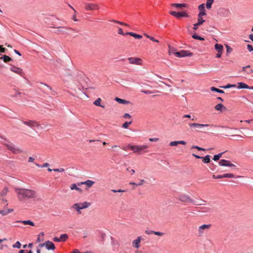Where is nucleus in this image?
Here are the masks:
<instances>
[{"label":"nucleus","mask_w":253,"mask_h":253,"mask_svg":"<svg viewBox=\"0 0 253 253\" xmlns=\"http://www.w3.org/2000/svg\"><path fill=\"white\" fill-rule=\"evenodd\" d=\"M14 191L18 201L21 202L28 200L35 201L37 197V192L32 189L16 187Z\"/></svg>","instance_id":"1"},{"label":"nucleus","mask_w":253,"mask_h":253,"mask_svg":"<svg viewBox=\"0 0 253 253\" xmlns=\"http://www.w3.org/2000/svg\"><path fill=\"white\" fill-rule=\"evenodd\" d=\"M45 246V248L48 250H54L55 249V246L54 244L49 241H46L45 243H41L39 244L37 247V253H41L42 249Z\"/></svg>","instance_id":"2"},{"label":"nucleus","mask_w":253,"mask_h":253,"mask_svg":"<svg viewBox=\"0 0 253 253\" xmlns=\"http://www.w3.org/2000/svg\"><path fill=\"white\" fill-rule=\"evenodd\" d=\"M90 203L87 202L74 204L73 208L76 210L79 214L81 213V210L87 208L90 206Z\"/></svg>","instance_id":"3"},{"label":"nucleus","mask_w":253,"mask_h":253,"mask_svg":"<svg viewBox=\"0 0 253 253\" xmlns=\"http://www.w3.org/2000/svg\"><path fill=\"white\" fill-rule=\"evenodd\" d=\"M74 83V79L73 73L71 71H68L64 75V84L66 86H69Z\"/></svg>","instance_id":"4"},{"label":"nucleus","mask_w":253,"mask_h":253,"mask_svg":"<svg viewBox=\"0 0 253 253\" xmlns=\"http://www.w3.org/2000/svg\"><path fill=\"white\" fill-rule=\"evenodd\" d=\"M129 148L133 153L140 154L141 152L148 148L147 145H132L129 146Z\"/></svg>","instance_id":"5"},{"label":"nucleus","mask_w":253,"mask_h":253,"mask_svg":"<svg viewBox=\"0 0 253 253\" xmlns=\"http://www.w3.org/2000/svg\"><path fill=\"white\" fill-rule=\"evenodd\" d=\"M173 54L178 57H183L186 56H192L193 54L189 50H181L179 51L174 52Z\"/></svg>","instance_id":"6"},{"label":"nucleus","mask_w":253,"mask_h":253,"mask_svg":"<svg viewBox=\"0 0 253 253\" xmlns=\"http://www.w3.org/2000/svg\"><path fill=\"white\" fill-rule=\"evenodd\" d=\"M22 122L23 124L28 126L31 128L38 127L40 126L38 122L33 120H28L26 121H22Z\"/></svg>","instance_id":"7"},{"label":"nucleus","mask_w":253,"mask_h":253,"mask_svg":"<svg viewBox=\"0 0 253 253\" xmlns=\"http://www.w3.org/2000/svg\"><path fill=\"white\" fill-rule=\"evenodd\" d=\"M217 13L221 16L226 17L230 14V11L228 8L221 7L219 8Z\"/></svg>","instance_id":"8"},{"label":"nucleus","mask_w":253,"mask_h":253,"mask_svg":"<svg viewBox=\"0 0 253 253\" xmlns=\"http://www.w3.org/2000/svg\"><path fill=\"white\" fill-rule=\"evenodd\" d=\"M84 8L86 10H95L99 8V6L96 3H86Z\"/></svg>","instance_id":"9"},{"label":"nucleus","mask_w":253,"mask_h":253,"mask_svg":"<svg viewBox=\"0 0 253 253\" xmlns=\"http://www.w3.org/2000/svg\"><path fill=\"white\" fill-rule=\"evenodd\" d=\"M178 199L182 202L185 203H193V200L189 196L181 194L178 197Z\"/></svg>","instance_id":"10"},{"label":"nucleus","mask_w":253,"mask_h":253,"mask_svg":"<svg viewBox=\"0 0 253 253\" xmlns=\"http://www.w3.org/2000/svg\"><path fill=\"white\" fill-rule=\"evenodd\" d=\"M5 145L9 150L11 151L13 153L17 154L22 152L20 149L15 148L12 144H6Z\"/></svg>","instance_id":"11"},{"label":"nucleus","mask_w":253,"mask_h":253,"mask_svg":"<svg viewBox=\"0 0 253 253\" xmlns=\"http://www.w3.org/2000/svg\"><path fill=\"white\" fill-rule=\"evenodd\" d=\"M198 9L199 10V13L198 14V16H205L207 15L206 10L205 9V4L204 3H202L198 6Z\"/></svg>","instance_id":"12"},{"label":"nucleus","mask_w":253,"mask_h":253,"mask_svg":"<svg viewBox=\"0 0 253 253\" xmlns=\"http://www.w3.org/2000/svg\"><path fill=\"white\" fill-rule=\"evenodd\" d=\"M129 63L132 64L141 65L142 64V60L139 58L130 57L128 58Z\"/></svg>","instance_id":"13"},{"label":"nucleus","mask_w":253,"mask_h":253,"mask_svg":"<svg viewBox=\"0 0 253 253\" xmlns=\"http://www.w3.org/2000/svg\"><path fill=\"white\" fill-rule=\"evenodd\" d=\"M10 70L11 71L17 74H19L22 77H23L24 75V73H23L22 69L15 67V66H11Z\"/></svg>","instance_id":"14"},{"label":"nucleus","mask_w":253,"mask_h":253,"mask_svg":"<svg viewBox=\"0 0 253 253\" xmlns=\"http://www.w3.org/2000/svg\"><path fill=\"white\" fill-rule=\"evenodd\" d=\"M192 155L197 159H202L203 162L205 164H208L211 162V156L210 155H207L205 157H201L195 154H193Z\"/></svg>","instance_id":"15"},{"label":"nucleus","mask_w":253,"mask_h":253,"mask_svg":"<svg viewBox=\"0 0 253 253\" xmlns=\"http://www.w3.org/2000/svg\"><path fill=\"white\" fill-rule=\"evenodd\" d=\"M94 183L95 182L91 180H87L85 181L78 183V185L81 186L82 185H85L87 188H91Z\"/></svg>","instance_id":"16"},{"label":"nucleus","mask_w":253,"mask_h":253,"mask_svg":"<svg viewBox=\"0 0 253 253\" xmlns=\"http://www.w3.org/2000/svg\"><path fill=\"white\" fill-rule=\"evenodd\" d=\"M218 164L220 166H227L230 167H235V166L234 164L231 163L229 161L224 159L221 160L219 162Z\"/></svg>","instance_id":"17"},{"label":"nucleus","mask_w":253,"mask_h":253,"mask_svg":"<svg viewBox=\"0 0 253 253\" xmlns=\"http://www.w3.org/2000/svg\"><path fill=\"white\" fill-rule=\"evenodd\" d=\"M189 126L190 127H195L197 128H201L203 127H206L210 126V125L209 124H198V123H189Z\"/></svg>","instance_id":"18"},{"label":"nucleus","mask_w":253,"mask_h":253,"mask_svg":"<svg viewBox=\"0 0 253 253\" xmlns=\"http://www.w3.org/2000/svg\"><path fill=\"white\" fill-rule=\"evenodd\" d=\"M141 239V237L138 236L135 240H134L132 242V247L136 249H138L140 247Z\"/></svg>","instance_id":"19"},{"label":"nucleus","mask_w":253,"mask_h":253,"mask_svg":"<svg viewBox=\"0 0 253 253\" xmlns=\"http://www.w3.org/2000/svg\"><path fill=\"white\" fill-rule=\"evenodd\" d=\"M211 227L210 224H203L199 227V234H202L203 233L204 230L206 229H209Z\"/></svg>","instance_id":"20"},{"label":"nucleus","mask_w":253,"mask_h":253,"mask_svg":"<svg viewBox=\"0 0 253 253\" xmlns=\"http://www.w3.org/2000/svg\"><path fill=\"white\" fill-rule=\"evenodd\" d=\"M186 144V142L185 141L180 140V141H171L169 143V146H176L178 144L185 145Z\"/></svg>","instance_id":"21"},{"label":"nucleus","mask_w":253,"mask_h":253,"mask_svg":"<svg viewBox=\"0 0 253 253\" xmlns=\"http://www.w3.org/2000/svg\"><path fill=\"white\" fill-rule=\"evenodd\" d=\"M16 222H21L23 223L24 225H29L31 226H35L34 223L29 220H23V221H17Z\"/></svg>","instance_id":"22"},{"label":"nucleus","mask_w":253,"mask_h":253,"mask_svg":"<svg viewBox=\"0 0 253 253\" xmlns=\"http://www.w3.org/2000/svg\"><path fill=\"white\" fill-rule=\"evenodd\" d=\"M172 6L175 7L176 8H182L183 7H186L187 4L185 3H172L171 4Z\"/></svg>","instance_id":"23"},{"label":"nucleus","mask_w":253,"mask_h":253,"mask_svg":"<svg viewBox=\"0 0 253 253\" xmlns=\"http://www.w3.org/2000/svg\"><path fill=\"white\" fill-rule=\"evenodd\" d=\"M243 71L246 72L248 74L253 73V70L250 69V66L248 65L243 68Z\"/></svg>","instance_id":"24"},{"label":"nucleus","mask_w":253,"mask_h":253,"mask_svg":"<svg viewBox=\"0 0 253 253\" xmlns=\"http://www.w3.org/2000/svg\"><path fill=\"white\" fill-rule=\"evenodd\" d=\"M126 34L128 35H130L137 39H141L142 38L141 35H138L132 32H127Z\"/></svg>","instance_id":"25"},{"label":"nucleus","mask_w":253,"mask_h":253,"mask_svg":"<svg viewBox=\"0 0 253 253\" xmlns=\"http://www.w3.org/2000/svg\"><path fill=\"white\" fill-rule=\"evenodd\" d=\"M215 109L217 111H222L223 110H226V107L222 104L219 103L215 106Z\"/></svg>","instance_id":"26"},{"label":"nucleus","mask_w":253,"mask_h":253,"mask_svg":"<svg viewBox=\"0 0 253 253\" xmlns=\"http://www.w3.org/2000/svg\"><path fill=\"white\" fill-rule=\"evenodd\" d=\"M101 101V99L100 98H98L93 102V104L96 106H100L103 108H104L105 106L101 105V104H100Z\"/></svg>","instance_id":"27"},{"label":"nucleus","mask_w":253,"mask_h":253,"mask_svg":"<svg viewBox=\"0 0 253 253\" xmlns=\"http://www.w3.org/2000/svg\"><path fill=\"white\" fill-rule=\"evenodd\" d=\"M0 59H2L5 63H7L8 62L12 61V59L11 58L5 55H4L2 56H1L0 57Z\"/></svg>","instance_id":"28"},{"label":"nucleus","mask_w":253,"mask_h":253,"mask_svg":"<svg viewBox=\"0 0 253 253\" xmlns=\"http://www.w3.org/2000/svg\"><path fill=\"white\" fill-rule=\"evenodd\" d=\"M78 184L77 185L76 184H71V189L72 190H76L77 191H78V192H79L80 193H82V190L79 187H78Z\"/></svg>","instance_id":"29"},{"label":"nucleus","mask_w":253,"mask_h":253,"mask_svg":"<svg viewBox=\"0 0 253 253\" xmlns=\"http://www.w3.org/2000/svg\"><path fill=\"white\" fill-rule=\"evenodd\" d=\"M215 49L218 52H222L223 47L221 44L216 43L215 45Z\"/></svg>","instance_id":"30"},{"label":"nucleus","mask_w":253,"mask_h":253,"mask_svg":"<svg viewBox=\"0 0 253 253\" xmlns=\"http://www.w3.org/2000/svg\"><path fill=\"white\" fill-rule=\"evenodd\" d=\"M238 88H249V86L244 83H238Z\"/></svg>","instance_id":"31"},{"label":"nucleus","mask_w":253,"mask_h":253,"mask_svg":"<svg viewBox=\"0 0 253 253\" xmlns=\"http://www.w3.org/2000/svg\"><path fill=\"white\" fill-rule=\"evenodd\" d=\"M8 192L7 187H4L0 192V196L3 197L5 196Z\"/></svg>","instance_id":"32"},{"label":"nucleus","mask_w":253,"mask_h":253,"mask_svg":"<svg viewBox=\"0 0 253 253\" xmlns=\"http://www.w3.org/2000/svg\"><path fill=\"white\" fill-rule=\"evenodd\" d=\"M214 0H207L206 7L207 9H211V7L212 4Z\"/></svg>","instance_id":"33"},{"label":"nucleus","mask_w":253,"mask_h":253,"mask_svg":"<svg viewBox=\"0 0 253 253\" xmlns=\"http://www.w3.org/2000/svg\"><path fill=\"white\" fill-rule=\"evenodd\" d=\"M169 14L172 15V16L176 17V18H180L181 17V13L180 12H176L175 11H169Z\"/></svg>","instance_id":"34"},{"label":"nucleus","mask_w":253,"mask_h":253,"mask_svg":"<svg viewBox=\"0 0 253 253\" xmlns=\"http://www.w3.org/2000/svg\"><path fill=\"white\" fill-rule=\"evenodd\" d=\"M115 100L117 101L119 103L124 104L128 103V101H126V100L122 99L118 97H116L115 98Z\"/></svg>","instance_id":"35"},{"label":"nucleus","mask_w":253,"mask_h":253,"mask_svg":"<svg viewBox=\"0 0 253 253\" xmlns=\"http://www.w3.org/2000/svg\"><path fill=\"white\" fill-rule=\"evenodd\" d=\"M205 20L203 19V17L202 16H198V25L199 26L202 25L204 22Z\"/></svg>","instance_id":"36"},{"label":"nucleus","mask_w":253,"mask_h":253,"mask_svg":"<svg viewBox=\"0 0 253 253\" xmlns=\"http://www.w3.org/2000/svg\"><path fill=\"white\" fill-rule=\"evenodd\" d=\"M211 90L213 91H216L219 93H223L224 92L223 90L217 88L214 86H212L211 88Z\"/></svg>","instance_id":"37"},{"label":"nucleus","mask_w":253,"mask_h":253,"mask_svg":"<svg viewBox=\"0 0 253 253\" xmlns=\"http://www.w3.org/2000/svg\"><path fill=\"white\" fill-rule=\"evenodd\" d=\"M223 154V153H220L219 154H218L217 155H215L214 156H213V160L215 161H217V160H218L220 157H221L222 154Z\"/></svg>","instance_id":"38"},{"label":"nucleus","mask_w":253,"mask_h":253,"mask_svg":"<svg viewBox=\"0 0 253 253\" xmlns=\"http://www.w3.org/2000/svg\"><path fill=\"white\" fill-rule=\"evenodd\" d=\"M223 178H233L234 177L233 174L232 173H226L222 174Z\"/></svg>","instance_id":"39"},{"label":"nucleus","mask_w":253,"mask_h":253,"mask_svg":"<svg viewBox=\"0 0 253 253\" xmlns=\"http://www.w3.org/2000/svg\"><path fill=\"white\" fill-rule=\"evenodd\" d=\"M21 246V243L19 241H17L16 243L12 245L13 248H20Z\"/></svg>","instance_id":"40"},{"label":"nucleus","mask_w":253,"mask_h":253,"mask_svg":"<svg viewBox=\"0 0 253 253\" xmlns=\"http://www.w3.org/2000/svg\"><path fill=\"white\" fill-rule=\"evenodd\" d=\"M132 123V121H130L129 122H125L124 124H123L122 126L124 127V128H127L129 126V125H130V124H131Z\"/></svg>","instance_id":"41"},{"label":"nucleus","mask_w":253,"mask_h":253,"mask_svg":"<svg viewBox=\"0 0 253 253\" xmlns=\"http://www.w3.org/2000/svg\"><path fill=\"white\" fill-rule=\"evenodd\" d=\"M191 149H196L199 151H205L206 150L204 148H201L198 146H194V145H193L191 147Z\"/></svg>","instance_id":"42"},{"label":"nucleus","mask_w":253,"mask_h":253,"mask_svg":"<svg viewBox=\"0 0 253 253\" xmlns=\"http://www.w3.org/2000/svg\"><path fill=\"white\" fill-rule=\"evenodd\" d=\"M192 38L195 39H197V40H200V41H204V39L202 37H201L198 35H194L192 36Z\"/></svg>","instance_id":"43"},{"label":"nucleus","mask_w":253,"mask_h":253,"mask_svg":"<svg viewBox=\"0 0 253 253\" xmlns=\"http://www.w3.org/2000/svg\"><path fill=\"white\" fill-rule=\"evenodd\" d=\"M154 234L159 236H163L165 235V233L159 231H154Z\"/></svg>","instance_id":"44"},{"label":"nucleus","mask_w":253,"mask_h":253,"mask_svg":"<svg viewBox=\"0 0 253 253\" xmlns=\"http://www.w3.org/2000/svg\"><path fill=\"white\" fill-rule=\"evenodd\" d=\"M141 92H143L144 93H145V94H152V93H153V92L152 91L149 90H142L141 91Z\"/></svg>","instance_id":"45"},{"label":"nucleus","mask_w":253,"mask_h":253,"mask_svg":"<svg viewBox=\"0 0 253 253\" xmlns=\"http://www.w3.org/2000/svg\"><path fill=\"white\" fill-rule=\"evenodd\" d=\"M118 34H120V35H127L126 33L125 34L124 33L123 30V29L121 28H119V29H118Z\"/></svg>","instance_id":"46"},{"label":"nucleus","mask_w":253,"mask_h":253,"mask_svg":"<svg viewBox=\"0 0 253 253\" xmlns=\"http://www.w3.org/2000/svg\"><path fill=\"white\" fill-rule=\"evenodd\" d=\"M63 239V234H61L60 235V238H58L57 237H55V238H54V240L55 241H60L61 240H62Z\"/></svg>","instance_id":"47"},{"label":"nucleus","mask_w":253,"mask_h":253,"mask_svg":"<svg viewBox=\"0 0 253 253\" xmlns=\"http://www.w3.org/2000/svg\"><path fill=\"white\" fill-rule=\"evenodd\" d=\"M180 13H181V17H189V15H188L187 12H186L185 11L181 12H180Z\"/></svg>","instance_id":"48"},{"label":"nucleus","mask_w":253,"mask_h":253,"mask_svg":"<svg viewBox=\"0 0 253 253\" xmlns=\"http://www.w3.org/2000/svg\"><path fill=\"white\" fill-rule=\"evenodd\" d=\"M0 214H2V215H5L8 214V212L6 211L0 210Z\"/></svg>","instance_id":"49"},{"label":"nucleus","mask_w":253,"mask_h":253,"mask_svg":"<svg viewBox=\"0 0 253 253\" xmlns=\"http://www.w3.org/2000/svg\"><path fill=\"white\" fill-rule=\"evenodd\" d=\"M235 86H236V84H228L227 85L224 86L223 87L225 88H230V87H235Z\"/></svg>","instance_id":"50"},{"label":"nucleus","mask_w":253,"mask_h":253,"mask_svg":"<svg viewBox=\"0 0 253 253\" xmlns=\"http://www.w3.org/2000/svg\"><path fill=\"white\" fill-rule=\"evenodd\" d=\"M212 177L215 179H219L223 178L222 175H213Z\"/></svg>","instance_id":"51"},{"label":"nucleus","mask_w":253,"mask_h":253,"mask_svg":"<svg viewBox=\"0 0 253 253\" xmlns=\"http://www.w3.org/2000/svg\"><path fill=\"white\" fill-rule=\"evenodd\" d=\"M232 136L235 137L236 140H238L240 138H243V136L240 135H233Z\"/></svg>","instance_id":"52"},{"label":"nucleus","mask_w":253,"mask_h":253,"mask_svg":"<svg viewBox=\"0 0 253 253\" xmlns=\"http://www.w3.org/2000/svg\"><path fill=\"white\" fill-rule=\"evenodd\" d=\"M145 233L148 234V235H149V234H154V231H153V230H146L145 231Z\"/></svg>","instance_id":"53"},{"label":"nucleus","mask_w":253,"mask_h":253,"mask_svg":"<svg viewBox=\"0 0 253 253\" xmlns=\"http://www.w3.org/2000/svg\"><path fill=\"white\" fill-rule=\"evenodd\" d=\"M111 191L112 192H113L114 193H116V192H125V190H122V189H119L118 190L113 189Z\"/></svg>","instance_id":"54"},{"label":"nucleus","mask_w":253,"mask_h":253,"mask_svg":"<svg viewBox=\"0 0 253 253\" xmlns=\"http://www.w3.org/2000/svg\"><path fill=\"white\" fill-rule=\"evenodd\" d=\"M247 49H248V50H249L250 51H253V46L250 45V44H248L247 45Z\"/></svg>","instance_id":"55"},{"label":"nucleus","mask_w":253,"mask_h":253,"mask_svg":"<svg viewBox=\"0 0 253 253\" xmlns=\"http://www.w3.org/2000/svg\"><path fill=\"white\" fill-rule=\"evenodd\" d=\"M129 146H132V145H131V144H128V145H126V146L123 147V149L124 150H125V151L127 150H128V149H130V148H129Z\"/></svg>","instance_id":"56"},{"label":"nucleus","mask_w":253,"mask_h":253,"mask_svg":"<svg viewBox=\"0 0 253 253\" xmlns=\"http://www.w3.org/2000/svg\"><path fill=\"white\" fill-rule=\"evenodd\" d=\"M124 118L126 119V118H131V116L128 114V113H126L124 116H123Z\"/></svg>","instance_id":"57"},{"label":"nucleus","mask_w":253,"mask_h":253,"mask_svg":"<svg viewBox=\"0 0 253 253\" xmlns=\"http://www.w3.org/2000/svg\"><path fill=\"white\" fill-rule=\"evenodd\" d=\"M149 141H155V142H156V141H158L159 139L158 138H149Z\"/></svg>","instance_id":"58"},{"label":"nucleus","mask_w":253,"mask_h":253,"mask_svg":"<svg viewBox=\"0 0 253 253\" xmlns=\"http://www.w3.org/2000/svg\"><path fill=\"white\" fill-rule=\"evenodd\" d=\"M200 26L199 25H198V23H196L195 24H194V27H193V29L194 30H197V29L198 28V27Z\"/></svg>","instance_id":"59"},{"label":"nucleus","mask_w":253,"mask_h":253,"mask_svg":"<svg viewBox=\"0 0 253 253\" xmlns=\"http://www.w3.org/2000/svg\"><path fill=\"white\" fill-rule=\"evenodd\" d=\"M0 46L1 47H0V52L4 53L5 52L6 49L5 48L2 47L1 45Z\"/></svg>","instance_id":"60"},{"label":"nucleus","mask_w":253,"mask_h":253,"mask_svg":"<svg viewBox=\"0 0 253 253\" xmlns=\"http://www.w3.org/2000/svg\"><path fill=\"white\" fill-rule=\"evenodd\" d=\"M150 40H151L153 42H159V41L155 39L153 37H150Z\"/></svg>","instance_id":"61"},{"label":"nucleus","mask_w":253,"mask_h":253,"mask_svg":"<svg viewBox=\"0 0 253 253\" xmlns=\"http://www.w3.org/2000/svg\"><path fill=\"white\" fill-rule=\"evenodd\" d=\"M113 245H114V246H117L118 247H119V245H120V244L118 241H114Z\"/></svg>","instance_id":"62"},{"label":"nucleus","mask_w":253,"mask_h":253,"mask_svg":"<svg viewBox=\"0 0 253 253\" xmlns=\"http://www.w3.org/2000/svg\"><path fill=\"white\" fill-rule=\"evenodd\" d=\"M70 253H81L79 251V250L75 249L73 252Z\"/></svg>","instance_id":"63"},{"label":"nucleus","mask_w":253,"mask_h":253,"mask_svg":"<svg viewBox=\"0 0 253 253\" xmlns=\"http://www.w3.org/2000/svg\"><path fill=\"white\" fill-rule=\"evenodd\" d=\"M70 253H81L79 251V250L75 249L73 252Z\"/></svg>","instance_id":"64"}]
</instances>
